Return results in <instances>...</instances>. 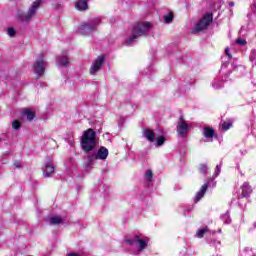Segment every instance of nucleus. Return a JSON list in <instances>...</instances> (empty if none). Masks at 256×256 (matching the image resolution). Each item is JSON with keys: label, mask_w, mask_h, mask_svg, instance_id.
Returning <instances> with one entry per match:
<instances>
[{"label": "nucleus", "mask_w": 256, "mask_h": 256, "mask_svg": "<svg viewBox=\"0 0 256 256\" xmlns=\"http://www.w3.org/2000/svg\"><path fill=\"white\" fill-rule=\"evenodd\" d=\"M144 177L148 183H153V171L151 169L146 170Z\"/></svg>", "instance_id": "23"}, {"label": "nucleus", "mask_w": 256, "mask_h": 256, "mask_svg": "<svg viewBox=\"0 0 256 256\" xmlns=\"http://www.w3.org/2000/svg\"><path fill=\"white\" fill-rule=\"evenodd\" d=\"M165 143V137L164 136H159L157 139H156V144L158 147H161L162 145H164Z\"/></svg>", "instance_id": "31"}, {"label": "nucleus", "mask_w": 256, "mask_h": 256, "mask_svg": "<svg viewBox=\"0 0 256 256\" xmlns=\"http://www.w3.org/2000/svg\"><path fill=\"white\" fill-rule=\"evenodd\" d=\"M103 63H105V56H98L90 67V75H97L98 71H101Z\"/></svg>", "instance_id": "10"}, {"label": "nucleus", "mask_w": 256, "mask_h": 256, "mask_svg": "<svg viewBox=\"0 0 256 256\" xmlns=\"http://www.w3.org/2000/svg\"><path fill=\"white\" fill-rule=\"evenodd\" d=\"M43 177L46 179L55 175V165L52 161L46 162L42 168Z\"/></svg>", "instance_id": "11"}, {"label": "nucleus", "mask_w": 256, "mask_h": 256, "mask_svg": "<svg viewBox=\"0 0 256 256\" xmlns=\"http://www.w3.org/2000/svg\"><path fill=\"white\" fill-rule=\"evenodd\" d=\"M225 67H227V64L222 65L221 71H223V69H225Z\"/></svg>", "instance_id": "41"}, {"label": "nucleus", "mask_w": 256, "mask_h": 256, "mask_svg": "<svg viewBox=\"0 0 256 256\" xmlns=\"http://www.w3.org/2000/svg\"><path fill=\"white\" fill-rule=\"evenodd\" d=\"M165 23H173V13L169 12L167 15L164 16Z\"/></svg>", "instance_id": "29"}, {"label": "nucleus", "mask_w": 256, "mask_h": 256, "mask_svg": "<svg viewBox=\"0 0 256 256\" xmlns=\"http://www.w3.org/2000/svg\"><path fill=\"white\" fill-rule=\"evenodd\" d=\"M223 81L225 80L214 79L211 83L213 89H221L223 87Z\"/></svg>", "instance_id": "25"}, {"label": "nucleus", "mask_w": 256, "mask_h": 256, "mask_svg": "<svg viewBox=\"0 0 256 256\" xmlns=\"http://www.w3.org/2000/svg\"><path fill=\"white\" fill-rule=\"evenodd\" d=\"M152 27L153 24L150 22L136 23L133 27L132 35L126 39V45L131 46L133 43H135L136 39H139V37H143V35H149Z\"/></svg>", "instance_id": "2"}, {"label": "nucleus", "mask_w": 256, "mask_h": 256, "mask_svg": "<svg viewBox=\"0 0 256 256\" xmlns=\"http://www.w3.org/2000/svg\"><path fill=\"white\" fill-rule=\"evenodd\" d=\"M12 127H13V129H20L21 128V122H19L18 120H14L13 122H12Z\"/></svg>", "instance_id": "33"}, {"label": "nucleus", "mask_w": 256, "mask_h": 256, "mask_svg": "<svg viewBox=\"0 0 256 256\" xmlns=\"http://www.w3.org/2000/svg\"><path fill=\"white\" fill-rule=\"evenodd\" d=\"M236 43H238V45H247V40L238 38L236 39Z\"/></svg>", "instance_id": "36"}, {"label": "nucleus", "mask_w": 256, "mask_h": 256, "mask_svg": "<svg viewBox=\"0 0 256 256\" xmlns=\"http://www.w3.org/2000/svg\"><path fill=\"white\" fill-rule=\"evenodd\" d=\"M23 115L28 121H33V119H35V112L31 111V109L24 110Z\"/></svg>", "instance_id": "21"}, {"label": "nucleus", "mask_w": 256, "mask_h": 256, "mask_svg": "<svg viewBox=\"0 0 256 256\" xmlns=\"http://www.w3.org/2000/svg\"><path fill=\"white\" fill-rule=\"evenodd\" d=\"M229 6H230V7H234V6H235V2H230V3H229Z\"/></svg>", "instance_id": "40"}, {"label": "nucleus", "mask_w": 256, "mask_h": 256, "mask_svg": "<svg viewBox=\"0 0 256 256\" xmlns=\"http://www.w3.org/2000/svg\"><path fill=\"white\" fill-rule=\"evenodd\" d=\"M59 223H63V219L58 216H53L50 218V225H59Z\"/></svg>", "instance_id": "26"}, {"label": "nucleus", "mask_w": 256, "mask_h": 256, "mask_svg": "<svg viewBox=\"0 0 256 256\" xmlns=\"http://www.w3.org/2000/svg\"><path fill=\"white\" fill-rule=\"evenodd\" d=\"M198 171L199 173H202V175H204V177H207V164L202 163L198 166Z\"/></svg>", "instance_id": "27"}, {"label": "nucleus", "mask_w": 256, "mask_h": 256, "mask_svg": "<svg viewBox=\"0 0 256 256\" xmlns=\"http://www.w3.org/2000/svg\"><path fill=\"white\" fill-rule=\"evenodd\" d=\"M75 7H76V9L78 11H87L89 6L87 5V1H85V0H78L76 2Z\"/></svg>", "instance_id": "19"}, {"label": "nucleus", "mask_w": 256, "mask_h": 256, "mask_svg": "<svg viewBox=\"0 0 256 256\" xmlns=\"http://www.w3.org/2000/svg\"><path fill=\"white\" fill-rule=\"evenodd\" d=\"M69 57L67 54H62L57 57V65L58 67H69Z\"/></svg>", "instance_id": "15"}, {"label": "nucleus", "mask_w": 256, "mask_h": 256, "mask_svg": "<svg viewBox=\"0 0 256 256\" xmlns=\"http://www.w3.org/2000/svg\"><path fill=\"white\" fill-rule=\"evenodd\" d=\"M240 195L238 196V199H241L243 197H250L251 193H253V188H251V185H249V182H244L243 185L240 187Z\"/></svg>", "instance_id": "12"}, {"label": "nucleus", "mask_w": 256, "mask_h": 256, "mask_svg": "<svg viewBox=\"0 0 256 256\" xmlns=\"http://www.w3.org/2000/svg\"><path fill=\"white\" fill-rule=\"evenodd\" d=\"M213 23V14H205L195 25L194 33H201V31H207L209 25Z\"/></svg>", "instance_id": "7"}, {"label": "nucleus", "mask_w": 256, "mask_h": 256, "mask_svg": "<svg viewBox=\"0 0 256 256\" xmlns=\"http://www.w3.org/2000/svg\"><path fill=\"white\" fill-rule=\"evenodd\" d=\"M143 136L150 141V143H153L155 141V132H153L151 129H145L143 132Z\"/></svg>", "instance_id": "18"}, {"label": "nucleus", "mask_w": 256, "mask_h": 256, "mask_svg": "<svg viewBox=\"0 0 256 256\" xmlns=\"http://www.w3.org/2000/svg\"><path fill=\"white\" fill-rule=\"evenodd\" d=\"M92 157L105 161V159L109 157V150L106 147L101 146L97 153L92 154Z\"/></svg>", "instance_id": "13"}, {"label": "nucleus", "mask_w": 256, "mask_h": 256, "mask_svg": "<svg viewBox=\"0 0 256 256\" xmlns=\"http://www.w3.org/2000/svg\"><path fill=\"white\" fill-rule=\"evenodd\" d=\"M251 9L254 13H256V3H254L252 6H251Z\"/></svg>", "instance_id": "39"}, {"label": "nucleus", "mask_w": 256, "mask_h": 256, "mask_svg": "<svg viewBox=\"0 0 256 256\" xmlns=\"http://www.w3.org/2000/svg\"><path fill=\"white\" fill-rule=\"evenodd\" d=\"M205 235H213V232L209 231L208 227H202V228L198 229L196 232V237L198 239H203V237H205Z\"/></svg>", "instance_id": "17"}, {"label": "nucleus", "mask_w": 256, "mask_h": 256, "mask_svg": "<svg viewBox=\"0 0 256 256\" xmlns=\"http://www.w3.org/2000/svg\"><path fill=\"white\" fill-rule=\"evenodd\" d=\"M176 131L178 137L185 139L189 135V131H191V125H189L183 117H180L176 126Z\"/></svg>", "instance_id": "8"}, {"label": "nucleus", "mask_w": 256, "mask_h": 256, "mask_svg": "<svg viewBox=\"0 0 256 256\" xmlns=\"http://www.w3.org/2000/svg\"><path fill=\"white\" fill-rule=\"evenodd\" d=\"M124 243H126V245H130L131 247H138V253H142V251L147 249V243H149V239H143L140 235H135L132 238H126Z\"/></svg>", "instance_id": "6"}, {"label": "nucleus", "mask_w": 256, "mask_h": 256, "mask_svg": "<svg viewBox=\"0 0 256 256\" xmlns=\"http://www.w3.org/2000/svg\"><path fill=\"white\" fill-rule=\"evenodd\" d=\"M46 67H47V64L45 63V60L43 59V55L39 56L33 65L34 73H36L38 78L43 77V75H45Z\"/></svg>", "instance_id": "9"}, {"label": "nucleus", "mask_w": 256, "mask_h": 256, "mask_svg": "<svg viewBox=\"0 0 256 256\" xmlns=\"http://www.w3.org/2000/svg\"><path fill=\"white\" fill-rule=\"evenodd\" d=\"M225 54L227 55L228 59H232L231 53L229 52V48L225 49Z\"/></svg>", "instance_id": "38"}, {"label": "nucleus", "mask_w": 256, "mask_h": 256, "mask_svg": "<svg viewBox=\"0 0 256 256\" xmlns=\"http://www.w3.org/2000/svg\"><path fill=\"white\" fill-rule=\"evenodd\" d=\"M95 159H97V158H94L93 154H89L87 157V161H86V167L87 168L92 167V165H94Z\"/></svg>", "instance_id": "28"}, {"label": "nucleus", "mask_w": 256, "mask_h": 256, "mask_svg": "<svg viewBox=\"0 0 256 256\" xmlns=\"http://www.w3.org/2000/svg\"><path fill=\"white\" fill-rule=\"evenodd\" d=\"M98 139L97 133L95 130L89 128L88 130L84 131L82 138H81V147L83 151L89 153V151H93L95 147H97Z\"/></svg>", "instance_id": "3"}, {"label": "nucleus", "mask_w": 256, "mask_h": 256, "mask_svg": "<svg viewBox=\"0 0 256 256\" xmlns=\"http://www.w3.org/2000/svg\"><path fill=\"white\" fill-rule=\"evenodd\" d=\"M98 25H101V18L99 17L92 18L88 22H85L80 25L78 29V33H80V35H89V33H93V31H97Z\"/></svg>", "instance_id": "4"}, {"label": "nucleus", "mask_w": 256, "mask_h": 256, "mask_svg": "<svg viewBox=\"0 0 256 256\" xmlns=\"http://www.w3.org/2000/svg\"><path fill=\"white\" fill-rule=\"evenodd\" d=\"M43 4V0H35L32 2V5L28 7L27 12L23 10H18L16 14V18L21 23H26V25H29L35 17H37V13L39 9H41V5Z\"/></svg>", "instance_id": "1"}, {"label": "nucleus", "mask_w": 256, "mask_h": 256, "mask_svg": "<svg viewBox=\"0 0 256 256\" xmlns=\"http://www.w3.org/2000/svg\"><path fill=\"white\" fill-rule=\"evenodd\" d=\"M219 175H221V163L216 166L214 177H219Z\"/></svg>", "instance_id": "34"}, {"label": "nucleus", "mask_w": 256, "mask_h": 256, "mask_svg": "<svg viewBox=\"0 0 256 256\" xmlns=\"http://www.w3.org/2000/svg\"><path fill=\"white\" fill-rule=\"evenodd\" d=\"M217 187V181L215 178H208L205 183L200 187V189L196 192L194 197V203H199L203 197H205V193L209 191V189H215Z\"/></svg>", "instance_id": "5"}, {"label": "nucleus", "mask_w": 256, "mask_h": 256, "mask_svg": "<svg viewBox=\"0 0 256 256\" xmlns=\"http://www.w3.org/2000/svg\"><path fill=\"white\" fill-rule=\"evenodd\" d=\"M183 214L185 217H191V207L184 209Z\"/></svg>", "instance_id": "35"}, {"label": "nucleus", "mask_w": 256, "mask_h": 256, "mask_svg": "<svg viewBox=\"0 0 256 256\" xmlns=\"http://www.w3.org/2000/svg\"><path fill=\"white\" fill-rule=\"evenodd\" d=\"M56 9H61V4H57Z\"/></svg>", "instance_id": "42"}, {"label": "nucleus", "mask_w": 256, "mask_h": 256, "mask_svg": "<svg viewBox=\"0 0 256 256\" xmlns=\"http://www.w3.org/2000/svg\"><path fill=\"white\" fill-rule=\"evenodd\" d=\"M15 34H16L15 28L13 27L7 28V35H9V37H15Z\"/></svg>", "instance_id": "32"}, {"label": "nucleus", "mask_w": 256, "mask_h": 256, "mask_svg": "<svg viewBox=\"0 0 256 256\" xmlns=\"http://www.w3.org/2000/svg\"><path fill=\"white\" fill-rule=\"evenodd\" d=\"M231 127H233V123H231V122H224L222 124L223 131H229V129H231Z\"/></svg>", "instance_id": "30"}, {"label": "nucleus", "mask_w": 256, "mask_h": 256, "mask_svg": "<svg viewBox=\"0 0 256 256\" xmlns=\"http://www.w3.org/2000/svg\"><path fill=\"white\" fill-rule=\"evenodd\" d=\"M218 233H221V229H218Z\"/></svg>", "instance_id": "43"}, {"label": "nucleus", "mask_w": 256, "mask_h": 256, "mask_svg": "<svg viewBox=\"0 0 256 256\" xmlns=\"http://www.w3.org/2000/svg\"><path fill=\"white\" fill-rule=\"evenodd\" d=\"M221 220L225 225H229L231 223V215H229V211L221 215Z\"/></svg>", "instance_id": "22"}, {"label": "nucleus", "mask_w": 256, "mask_h": 256, "mask_svg": "<svg viewBox=\"0 0 256 256\" xmlns=\"http://www.w3.org/2000/svg\"><path fill=\"white\" fill-rule=\"evenodd\" d=\"M14 167H16V169H21V162L15 161L14 162Z\"/></svg>", "instance_id": "37"}, {"label": "nucleus", "mask_w": 256, "mask_h": 256, "mask_svg": "<svg viewBox=\"0 0 256 256\" xmlns=\"http://www.w3.org/2000/svg\"><path fill=\"white\" fill-rule=\"evenodd\" d=\"M233 67H234L233 71L234 73H236V75H238L239 77H241V75H245V66H242V65L235 66V64H233Z\"/></svg>", "instance_id": "20"}, {"label": "nucleus", "mask_w": 256, "mask_h": 256, "mask_svg": "<svg viewBox=\"0 0 256 256\" xmlns=\"http://www.w3.org/2000/svg\"><path fill=\"white\" fill-rule=\"evenodd\" d=\"M249 61L251 62L252 67H256V49L251 50Z\"/></svg>", "instance_id": "24"}, {"label": "nucleus", "mask_w": 256, "mask_h": 256, "mask_svg": "<svg viewBox=\"0 0 256 256\" xmlns=\"http://www.w3.org/2000/svg\"><path fill=\"white\" fill-rule=\"evenodd\" d=\"M203 136L208 143H213V137H215V129L211 127H204Z\"/></svg>", "instance_id": "14"}, {"label": "nucleus", "mask_w": 256, "mask_h": 256, "mask_svg": "<svg viewBox=\"0 0 256 256\" xmlns=\"http://www.w3.org/2000/svg\"><path fill=\"white\" fill-rule=\"evenodd\" d=\"M207 243L210 247H215V249H219V247H221V240L215 239V232H212V237L207 239Z\"/></svg>", "instance_id": "16"}]
</instances>
